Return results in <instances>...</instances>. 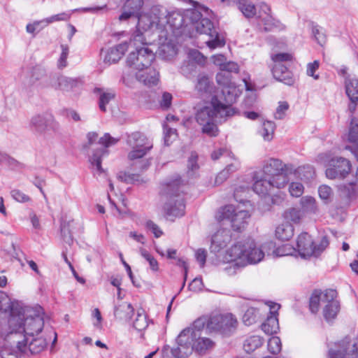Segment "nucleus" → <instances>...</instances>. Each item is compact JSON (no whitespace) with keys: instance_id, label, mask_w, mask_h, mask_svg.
I'll return each instance as SVG.
<instances>
[{"instance_id":"nucleus-1","label":"nucleus","mask_w":358,"mask_h":358,"mask_svg":"<svg viewBox=\"0 0 358 358\" xmlns=\"http://www.w3.org/2000/svg\"><path fill=\"white\" fill-rule=\"evenodd\" d=\"M8 336L22 338L25 344L38 334L43 329L44 320L41 306H22L16 303L11 309V315L8 320Z\"/></svg>"},{"instance_id":"nucleus-2","label":"nucleus","mask_w":358,"mask_h":358,"mask_svg":"<svg viewBox=\"0 0 358 358\" xmlns=\"http://www.w3.org/2000/svg\"><path fill=\"white\" fill-rule=\"evenodd\" d=\"M264 257V252L252 238L237 241L227 250L224 261L231 264L225 269L229 275L248 264H257Z\"/></svg>"},{"instance_id":"nucleus-3","label":"nucleus","mask_w":358,"mask_h":358,"mask_svg":"<svg viewBox=\"0 0 358 358\" xmlns=\"http://www.w3.org/2000/svg\"><path fill=\"white\" fill-rule=\"evenodd\" d=\"M236 101V96L230 89L222 90V96H214L208 106L198 109L196 120L201 126L211 121L221 122L234 114L231 104Z\"/></svg>"},{"instance_id":"nucleus-4","label":"nucleus","mask_w":358,"mask_h":358,"mask_svg":"<svg viewBox=\"0 0 358 358\" xmlns=\"http://www.w3.org/2000/svg\"><path fill=\"white\" fill-rule=\"evenodd\" d=\"M186 16L189 23L188 31L195 30L197 33L209 36L210 39L206 43L210 49L224 45V41L220 38L210 19L213 16V12L208 8L198 4L194 8L186 10Z\"/></svg>"},{"instance_id":"nucleus-5","label":"nucleus","mask_w":358,"mask_h":358,"mask_svg":"<svg viewBox=\"0 0 358 358\" xmlns=\"http://www.w3.org/2000/svg\"><path fill=\"white\" fill-rule=\"evenodd\" d=\"M155 58V55L152 50L141 47L130 52L127 59V65L138 70L136 79L148 87L155 86L159 82V72L150 66Z\"/></svg>"},{"instance_id":"nucleus-6","label":"nucleus","mask_w":358,"mask_h":358,"mask_svg":"<svg viewBox=\"0 0 358 358\" xmlns=\"http://www.w3.org/2000/svg\"><path fill=\"white\" fill-rule=\"evenodd\" d=\"M182 192V181L179 177L162 185L161 194L165 200L163 209L168 219L173 220L185 214Z\"/></svg>"},{"instance_id":"nucleus-7","label":"nucleus","mask_w":358,"mask_h":358,"mask_svg":"<svg viewBox=\"0 0 358 358\" xmlns=\"http://www.w3.org/2000/svg\"><path fill=\"white\" fill-rule=\"evenodd\" d=\"M293 171L294 166L292 164H285L278 159L270 158L264 162L262 174L275 180L276 188L281 189L288 183L289 175L292 174Z\"/></svg>"},{"instance_id":"nucleus-8","label":"nucleus","mask_w":358,"mask_h":358,"mask_svg":"<svg viewBox=\"0 0 358 358\" xmlns=\"http://www.w3.org/2000/svg\"><path fill=\"white\" fill-rule=\"evenodd\" d=\"M160 19L158 25L161 26V32H165L166 36L169 34L178 35L182 33L183 27H189V19L186 16V10L184 13L180 11H173L167 13L164 9H160Z\"/></svg>"},{"instance_id":"nucleus-9","label":"nucleus","mask_w":358,"mask_h":358,"mask_svg":"<svg viewBox=\"0 0 358 358\" xmlns=\"http://www.w3.org/2000/svg\"><path fill=\"white\" fill-rule=\"evenodd\" d=\"M329 244L327 236H323L318 244H315L311 236L308 233L303 232L297 237L296 249L302 257H317Z\"/></svg>"},{"instance_id":"nucleus-10","label":"nucleus","mask_w":358,"mask_h":358,"mask_svg":"<svg viewBox=\"0 0 358 358\" xmlns=\"http://www.w3.org/2000/svg\"><path fill=\"white\" fill-rule=\"evenodd\" d=\"M328 358H357V342L354 338L345 336L343 339L328 345Z\"/></svg>"},{"instance_id":"nucleus-11","label":"nucleus","mask_w":358,"mask_h":358,"mask_svg":"<svg viewBox=\"0 0 358 358\" xmlns=\"http://www.w3.org/2000/svg\"><path fill=\"white\" fill-rule=\"evenodd\" d=\"M250 217L248 211L236 208L232 205H227L221 208L217 213L215 217L217 221L229 220L235 231H241L247 224Z\"/></svg>"},{"instance_id":"nucleus-12","label":"nucleus","mask_w":358,"mask_h":358,"mask_svg":"<svg viewBox=\"0 0 358 358\" xmlns=\"http://www.w3.org/2000/svg\"><path fill=\"white\" fill-rule=\"evenodd\" d=\"M127 143L131 148L128 154V159L131 161L143 158L153 147L152 141L141 132L129 135Z\"/></svg>"},{"instance_id":"nucleus-13","label":"nucleus","mask_w":358,"mask_h":358,"mask_svg":"<svg viewBox=\"0 0 358 358\" xmlns=\"http://www.w3.org/2000/svg\"><path fill=\"white\" fill-rule=\"evenodd\" d=\"M350 162L343 157L334 158L330 162V167L326 170V176L329 179H343L350 172Z\"/></svg>"},{"instance_id":"nucleus-14","label":"nucleus","mask_w":358,"mask_h":358,"mask_svg":"<svg viewBox=\"0 0 358 358\" xmlns=\"http://www.w3.org/2000/svg\"><path fill=\"white\" fill-rule=\"evenodd\" d=\"M119 139L112 137L108 133H106L99 140V144L104 146V148H96L94 150L90 162L93 166H95L97 171L101 173L103 169L101 167V157L107 154L106 148L116 144Z\"/></svg>"},{"instance_id":"nucleus-15","label":"nucleus","mask_w":358,"mask_h":358,"mask_svg":"<svg viewBox=\"0 0 358 358\" xmlns=\"http://www.w3.org/2000/svg\"><path fill=\"white\" fill-rule=\"evenodd\" d=\"M138 18V29L143 31H148L151 29H155L161 31V26L158 25L160 19V8L153 7L149 13L139 15Z\"/></svg>"},{"instance_id":"nucleus-16","label":"nucleus","mask_w":358,"mask_h":358,"mask_svg":"<svg viewBox=\"0 0 358 358\" xmlns=\"http://www.w3.org/2000/svg\"><path fill=\"white\" fill-rule=\"evenodd\" d=\"M337 292L335 289H329L324 292L322 302L326 305L323 309V315L326 320L334 319L340 310V303L336 300Z\"/></svg>"},{"instance_id":"nucleus-17","label":"nucleus","mask_w":358,"mask_h":358,"mask_svg":"<svg viewBox=\"0 0 358 358\" xmlns=\"http://www.w3.org/2000/svg\"><path fill=\"white\" fill-rule=\"evenodd\" d=\"M253 191L259 195L265 196L271 192L273 188H276V182L261 173L255 172L253 175Z\"/></svg>"},{"instance_id":"nucleus-18","label":"nucleus","mask_w":358,"mask_h":358,"mask_svg":"<svg viewBox=\"0 0 358 358\" xmlns=\"http://www.w3.org/2000/svg\"><path fill=\"white\" fill-rule=\"evenodd\" d=\"M238 65L236 63L233 62H226L221 69L222 72L217 73L216 76V80L217 83L223 86L222 90H224L227 87L230 89V91L234 92L236 96V88L231 86L229 73H238Z\"/></svg>"},{"instance_id":"nucleus-19","label":"nucleus","mask_w":358,"mask_h":358,"mask_svg":"<svg viewBox=\"0 0 358 358\" xmlns=\"http://www.w3.org/2000/svg\"><path fill=\"white\" fill-rule=\"evenodd\" d=\"M280 307V305L275 303L270 306V315L267 317L266 321L262 324V329L266 334H276L279 329L278 311Z\"/></svg>"},{"instance_id":"nucleus-20","label":"nucleus","mask_w":358,"mask_h":358,"mask_svg":"<svg viewBox=\"0 0 358 358\" xmlns=\"http://www.w3.org/2000/svg\"><path fill=\"white\" fill-rule=\"evenodd\" d=\"M230 241V231L225 229H219L212 237L210 251L214 253L219 252L227 246Z\"/></svg>"},{"instance_id":"nucleus-21","label":"nucleus","mask_w":358,"mask_h":358,"mask_svg":"<svg viewBox=\"0 0 358 358\" xmlns=\"http://www.w3.org/2000/svg\"><path fill=\"white\" fill-rule=\"evenodd\" d=\"M14 343H17V348L4 346L0 351L1 358H20L22 353L27 352V344L16 337L8 336Z\"/></svg>"},{"instance_id":"nucleus-22","label":"nucleus","mask_w":358,"mask_h":358,"mask_svg":"<svg viewBox=\"0 0 358 358\" xmlns=\"http://www.w3.org/2000/svg\"><path fill=\"white\" fill-rule=\"evenodd\" d=\"M143 5V0H127L123 6V12L120 15V21L127 20L131 17H137Z\"/></svg>"},{"instance_id":"nucleus-23","label":"nucleus","mask_w":358,"mask_h":358,"mask_svg":"<svg viewBox=\"0 0 358 358\" xmlns=\"http://www.w3.org/2000/svg\"><path fill=\"white\" fill-rule=\"evenodd\" d=\"M271 71L275 80L287 85H292L294 84V79L293 78L292 73L284 64H275Z\"/></svg>"},{"instance_id":"nucleus-24","label":"nucleus","mask_w":358,"mask_h":358,"mask_svg":"<svg viewBox=\"0 0 358 358\" xmlns=\"http://www.w3.org/2000/svg\"><path fill=\"white\" fill-rule=\"evenodd\" d=\"M127 50L128 43L127 41L121 43L115 47L110 48L107 50L106 55L104 56V62L108 64L117 62Z\"/></svg>"},{"instance_id":"nucleus-25","label":"nucleus","mask_w":358,"mask_h":358,"mask_svg":"<svg viewBox=\"0 0 358 358\" xmlns=\"http://www.w3.org/2000/svg\"><path fill=\"white\" fill-rule=\"evenodd\" d=\"M347 140L352 143L351 145H346L345 150H350L355 157L354 148L358 143V119L352 117L348 128V134H346Z\"/></svg>"},{"instance_id":"nucleus-26","label":"nucleus","mask_w":358,"mask_h":358,"mask_svg":"<svg viewBox=\"0 0 358 358\" xmlns=\"http://www.w3.org/2000/svg\"><path fill=\"white\" fill-rule=\"evenodd\" d=\"M197 335L192 328L187 327L183 329L178 336L177 337V344L180 346H185L186 348H192Z\"/></svg>"},{"instance_id":"nucleus-27","label":"nucleus","mask_w":358,"mask_h":358,"mask_svg":"<svg viewBox=\"0 0 358 358\" xmlns=\"http://www.w3.org/2000/svg\"><path fill=\"white\" fill-rule=\"evenodd\" d=\"M213 83L207 75L204 73L198 75L195 89L201 95L210 94L213 91Z\"/></svg>"},{"instance_id":"nucleus-28","label":"nucleus","mask_w":358,"mask_h":358,"mask_svg":"<svg viewBox=\"0 0 358 358\" xmlns=\"http://www.w3.org/2000/svg\"><path fill=\"white\" fill-rule=\"evenodd\" d=\"M49 125V120L44 115H35L30 120V127L36 133L43 134Z\"/></svg>"},{"instance_id":"nucleus-29","label":"nucleus","mask_w":358,"mask_h":358,"mask_svg":"<svg viewBox=\"0 0 358 358\" xmlns=\"http://www.w3.org/2000/svg\"><path fill=\"white\" fill-rule=\"evenodd\" d=\"M94 92L99 94V107L103 112L106 111V105L115 97V92L112 90H104L101 88H95Z\"/></svg>"},{"instance_id":"nucleus-30","label":"nucleus","mask_w":358,"mask_h":358,"mask_svg":"<svg viewBox=\"0 0 358 358\" xmlns=\"http://www.w3.org/2000/svg\"><path fill=\"white\" fill-rule=\"evenodd\" d=\"M301 208L304 214H317L319 208L315 199L311 196H302L299 201Z\"/></svg>"},{"instance_id":"nucleus-31","label":"nucleus","mask_w":358,"mask_h":358,"mask_svg":"<svg viewBox=\"0 0 358 358\" xmlns=\"http://www.w3.org/2000/svg\"><path fill=\"white\" fill-rule=\"evenodd\" d=\"M294 227L289 222L279 224L275 231V237L282 241L289 240L294 235Z\"/></svg>"},{"instance_id":"nucleus-32","label":"nucleus","mask_w":358,"mask_h":358,"mask_svg":"<svg viewBox=\"0 0 358 358\" xmlns=\"http://www.w3.org/2000/svg\"><path fill=\"white\" fill-rule=\"evenodd\" d=\"M264 343V338L259 335L248 336L243 342V349L247 353H251L260 348Z\"/></svg>"},{"instance_id":"nucleus-33","label":"nucleus","mask_w":358,"mask_h":358,"mask_svg":"<svg viewBox=\"0 0 358 358\" xmlns=\"http://www.w3.org/2000/svg\"><path fill=\"white\" fill-rule=\"evenodd\" d=\"M296 178L308 182L315 178L314 168L310 165L299 166L296 169L294 168L293 173Z\"/></svg>"},{"instance_id":"nucleus-34","label":"nucleus","mask_w":358,"mask_h":358,"mask_svg":"<svg viewBox=\"0 0 358 358\" xmlns=\"http://www.w3.org/2000/svg\"><path fill=\"white\" fill-rule=\"evenodd\" d=\"M48 343L42 337H30L27 344V351L29 350L31 354H38L43 351L46 347Z\"/></svg>"},{"instance_id":"nucleus-35","label":"nucleus","mask_w":358,"mask_h":358,"mask_svg":"<svg viewBox=\"0 0 358 358\" xmlns=\"http://www.w3.org/2000/svg\"><path fill=\"white\" fill-rule=\"evenodd\" d=\"M178 52L177 48L172 43L162 44L159 48V55L164 60L172 59Z\"/></svg>"},{"instance_id":"nucleus-36","label":"nucleus","mask_w":358,"mask_h":358,"mask_svg":"<svg viewBox=\"0 0 358 358\" xmlns=\"http://www.w3.org/2000/svg\"><path fill=\"white\" fill-rule=\"evenodd\" d=\"M134 313V308L131 305L127 302H123L114 309V315L120 319L128 320L131 317Z\"/></svg>"},{"instance_id":"nucleus-37","label":"nucleus","mask_w":358,"mask_h":358,"mask_svg":"<svg viewBox=\"0 0 358 358\" xmlns=\"http://www.w3.org/2000/svg\"><path fill=\"white\" fill-rule=\"evenodd\" d=\"M345 92L348 98L358 99V79L356 78H345Z\"/></svg>"},{"instance_id":"nucleus-38","label":"nucleus","mask_w":358,"mask_h":358,"mask_svg":"<svg viewBox=\"0 0 358 358\" xmlns=\"http://www.w3.org/2000/svg\"><path fill=\"white\" fill-rule=\"evenodd\" d=\"M237 4L238 9L245 17L251 18L256 15V7L250 0H239Z\"/></svg>"},{"instance_id":"nucleus-39","label":"nucleus","mask_w":358,"mask_h":358,"mask_svg":"<svg viewBox=\"0 0 358 358\" xmlns=\"http://www.w3.org/2000/svg\"><path fill=\"white\" fill-rule=\"evenodd\" d=\"M79 82L78 78H68L60 75L58 90L69 92L76 87Z\"/></svg>"},{"instance_id":"nucleus-40","label":"nucleus","mask_w":358,"mask_h":358,"mask_svg":"<svg viewBox=\"0 0 358 358\" xmlns=\"http://www.w3.org/2000/svg\"><path fill=\"white\" fill-rule=\"evenodd\" d=\"M59 76L60 75L57 73L46 75L45 78H44L41 83H38V85L41 88H53L58 90Z\"/></svg>"},{"instance_id":"nucleus-41","label":"nucleus","mask_w":358,"mask_h":358,"mask_svg":"<svg viewBox=\"0 0 358 358\" xmlns=\"http://www.w3.org/2000/svg\"><path fill=\"white\" fill-rule=\"evenodd\" d=\"M213 344V342L208 338L198 337V338H196L194 341L193 349H195L196 351H198L200 353H203L212 348Z\"/></svg>"},{"instance_id":"nucleus-42","label":"nucleus","mask_w":358,"mask_h":358,"mask_svg":"<svg viewBox=\"0 0 358 358\" xmlns=\"http://www.w3.org/2000/svg\"><path fill=\"white\" fill-rule=\"evenodd\" d=\"M198 155L196 152H192L190 157L187 160V174L189 177L193 178L196 176L199 169V166L197 162Z\"/></svg>"},{"instance_id":"nucleus-43","label":"nucleus","mask_w":358,"mask_h":358,"mask_svg":"<svg viewBox=\"0 0 358 358\" xmlns=\"http://www.w3.org/2000/svg\"><path fill=\"white\" fill-rule=\"evenodd\" d=\"M275 124L272 121H266L263 123L262 129L259 131L260 135L264 141H270L273 139Z\"/></svg>"},{"instance_id":"nucleus-44","label":"nucleus","mask_w":358,"mask_h":358,"mask_svg":"<svg viewBox=\"0 0 358 358\" xmlns=\"http://www.w3.org/2000/svg\"><path fill=\"white\" fill-rule=\"evenodd\" d=\"M143 31H143L142 29L137 28L136 31L132 35L129 42H127L128 47L130 45L134 46L136 48H140L138 46L139 45H147L148 42L146 41V38L145 36H144Z\"/></svg>"},{"instance_id":"nucleus-45","label":"nucleus","mask_w":358,"mask_h":358,"mask_svg":"<svg viewBox=\"0 0 358 358\" xmlns=\"http://www.w3.org/2000/svg\"><path fill=\"white\" fill-rule=\"evenodd\" d=\"M323 295L324 292H322L320 290H315L313 292L309 301V308L313 313H316L318 312L320 308V302H322Z\"/></svg>"},{"instance_id":"nucleus-46","label":"nucleus","mask_w":358,"mask_h":358,"mask_svg":"<svg viewBox=\"0 0 358 358\" xmlns=\"http://www.w3.org/2000/svg\"><path fill=\"white\" fill-rule=\"evenodd\" d=\"M310 26L313 37L318 44L323 45L326 43V35L324 29L314 22H311Z\"/></svg>"},{"instance_id":"nucleus-47","label":"nucleus","mask_w":358,"mask_h":358,"mask_svg":"<svg viewBox=\"0 0 358 358\" xmlns=\"http://www.w3.org/2000/svg\"><path fill=\"white\" fill-rule=\"evenodd\" d=\"M303 210L296 208H291L286 210L285 217L286 219L294 222L299 223L304 216Z\"/></svg>"},{"instance_id":"nucleus-48","label":"nucleus","mask_w":358,"mask_h":358,"mask_svg":"<svg viewBox=\"0 0 358 358\" xmlns=\"http://www.w3.org/2000/svg\"><path fill=\"white\" fill-rule=\"evenodd\" d=\"M47 73L44 68L36 66L32 69L31 75L29 83L34 85L36 82L41 83L44 78H45Z\"/></svg>"},{"instance_id":"nucleus-49","label":"nucleus","mask_w":358,"mask_h":358,"mask_svg":"<svg viewBox=\"0 0 358 358\" xmlns=\"http://www.w3.org/2000/svg\"><path fill=\"white\" fill-rule=\"evenodd\" d=\"M258 315L259 310L257 308L250 307L245 310L243 316V322L245 325L250 326L256 322Z\"/></svg>"},{"instance_id":"nucleus-50","label":"nucleus","mask_w":358,"mask_h":358,"mask_svg":"<svg viewBox=\"0 0 358 358\" xmlns=\"http://www.w3.org/2000/svg\"><path fill=\"white\" fill-rule=\"evenodd\" d=\"M14 306H16V304L10 301V298L5 292L0 291V312L7 313L10 311V315L11 309Z\"/></svg>"},{"instance_id":"nucleus-51","label":"nucleus","mask_w":358,"mask_h":358,"mask_svg":"<svg viewBox=\"0 0 358 358\" xmlns=\"http://www.w3.org/2000/svg\"><path fill=\"white\" fill-rule=\"evenodd\" d=\"M148 326L147 316L143 313V310H138L136 317L134 322V327L138 331L145 329Z\"/></svg>"},{"instance_id":"nucleus-52","label":"nucleus","mask_w":358,"mask_h":358,"mask_svg":"<svg viewBox=\"0 0 358 358\" xmlns=\"http://www.w3.org/2000/svg\"><path fill=\"white\" fill-rule=\"evenodd\" d=\"M221 316L220 330H226L236 327L237 320L232 314L221 315Z\"/></svg>"},{"instance_id":"nucleus-53","label":"nucleus","mask_w":358,"mask_h":358,"mask_svg":"<svg viewBox=\"0 0 358 358\" xmlns=\"http://www.w3.org/2000/svg\"><path fill=\"white\" fill-rule=\"evenodd\" d=\"M282 344L279 337L273 336L268 341V350L273 355L281 351Z\"/></svg>"},{"instance_id":"nucleus-54","label":"nucleus","mask_w":358,"mask_h":358,"mask_svg":"<svg viewBox=\"0 0 358 358\" xmlns=\"http://www.w3.org/2000/svg\"><path fill=\"white\" fill-rule=\"evenodd\" d=\"M192 352V348H186L178 345L176 348L171 349V353L176 358H187Z\"/></svg>"},{"instance_id":"nucleus-55","label":"nucleus","mask_w":358,"mask_h":358,"mask_svg":"<svg viewBox=\"0 0 358 358\" xmlns=\"http://www.w3.org/2000/svg\"><path fill=\"white\" fill-rule=\"evenodd\" d=\"M70 14L64 12L52 15L43 20V25L47 27L48 24L55 22L67 21L70 18Z\"/></svg>"},{"instance_id":"nucleus-56","label":"nucleus","mask_w":358,"mask_h":358,"mask_svg":"<svg viewBox=\"0 0 358 358\" xmlns=\"http://www.w3.org/2000/svg\"><path fill=\"white\" fill-rule=\"evenodd\" d=\"M340 189L342 193L348 198L355 196L357 192L358 187L354 182H350L340 187Z\"/></svg>"},{"instance_id":"nucleus-57","label":"nucleus","mask_w":358,"mask_h":358,"mask_svg":"<svg viewBox=\"0 0 358 358\" xmlns=\"http://www.w3.org/2000/svg\"><path fill=\"white\" fill-rule=\"evenodd\" d=\"M215 121L208 122L202 126V132L210 137L217 136L219 134L217 126L215 124Z\"/></svg>"},{"instance_id":"nucleus-58","label":"nucleus","mask_w":358,"mask_h":358,"mask_svg":"<svg viewBox=\"0 0 358 358\" xmlns=\"http://www.w3.org/2000/svg\"><path fill=\"white\" fill-rule=\"evenodd\" d=\"M262 22L264 25V30L270 31L279 26V22L274 19L270 14L262 17Z\"/></svg>"},{"instance_id":"nucleus-59","label":"nucleus","mask_w":358,"mask_h":358,"mask_svg":"<svg viewBox=\"0 0 358 358\" xmlns=\"http://www.w3.org/2000/svg\"><path fill=\"white\" fill-rule=\"evenodd\" d=\"M140 252L141 256L148 262L150 268L153 271H158L159 265L156 259L152 256L145 249L141 248Z\"/></svg>"},{"instance_id":"nucleus-60","label":"nucleus","mask_w":358,"mask_h":358,"mask_svg":"<svg viewBox=\"0 0 358 358\" xmlns=\"http://www.w3.org/2000/svg\"><path fill=\"white\" fill-rule=\"evenodd\" d=\"M164 144L169 145L171 142L177 136L176 129L164 125Z\"/></svg>"},{"instance_id":"nucleus-61","label":"nucleus","mask_w":358,"mask_h":358,"mask_svg":"<svg viewBox=\"0 0 358 358\" xmlns=\"http://www.w3.org/2000/svg\"><path fill=\"white\" fill-rule=\"evenodd\" d=\"M11 196L17 202L26 203L31 201V198L22 191L15 189L10 192Z\"/></svg>"},{"instance_id":"nucleus-62","label":"nucleus","mask_w":358,"mask_h":358,"mask_svg":"<svg viewBox=\"0 0 358 358\" xmlns=\"http://www.w3.org/2000/svg\"><path fill=\"white\" fill-rule=\"evenodd\" d=\"M303 185L300 182H292L289 187V191L292 196L299 197L303 193Z\"/></svg>"},{"instance_id":"nucleus-63","label":"nucleus","mask_w":358,"mask_h":358,"mask_svg":"<svg viewBox=\"0 0 358 358\" xmlns=\"http://www.w3.org/2000/svg\"><path fill=\"white\" fill-rule=\"evenodd\" d=\"M221 315H216L208 319V328L209 329L219 331L221 326Z\"/></svg>"},{"instance_id":"nucleus-64","label":"nucleus","mask_w":358,"mask_h":358,"mask_svg":"<svg viewBox=\"0 0 358 358\" xmlns=\"http://www.w3.org/2000/svg\"><path fill=\"white\" fill-rule=\"evenodd\" d=\"M318 194L322 200L327 202L332 195V189L330 187L323 185L319 187Z\"/></svg>"}]
</instances>
